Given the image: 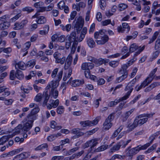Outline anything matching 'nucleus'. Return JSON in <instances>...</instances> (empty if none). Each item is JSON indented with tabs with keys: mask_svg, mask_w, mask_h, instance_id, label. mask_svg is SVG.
Masks as SVG:
<instances>
[{
	"mask_svg": "<svg viewBox=\"0 0 160 160\" xmlns=\"http://www.w3.org/2000/svg\"><path fill=\"white\" fill-rule=\"evenodd\" d=\"M58 68H56L53 71L51 74V76L52 78H54L56 77V76L58 71Z\"/></svg>",
	"mask_w": 160,
	"mask_h": 160,
	"instance_id": "obj_61",
	"label": "nucleus"
},
{
	"mask_svg": "<svg viewBox=\"0 0 160 160\" xmlns=\"http://www.w3.org/2000/svg\"><path fill=\"white\" fill-rule=\"evenodd\" d=\"M23 131V130L22 129V125L19 124L13 130L14 135L18 134Z\"/></svg>",
	"mask_w": 160,
	"mask_h": 160,
	"instance_id": "obj_21",
	"label": "nucleus"
},
{
	"mask_svg": "<svg viewBox=\"0 0 160 160\" xmlns=\"http://www.w3.org/2000/svg\"><path fill=\"white\" fill-rule=\"evenodd\" d=\"M99 117H97L93 121H85L80 122V124L83 127L92 126L96 125L100 120Z\"/></svg>",
	"mask_w": 160,
	"mask_h": 160,
	"instance_id": "obj_9",
	"label": "nucleus"
},
{
	"mask_svg": "<svg viewBox=\"0 0 160 160\" xmlns=\"http://www.w3.org/2000/svg\"><path fill=\"white\" fill-rule=\"evenodd\" d=\"M94 67L93 64L90 62H84L82 63L81 69L83 70H88L92 69Z\"/></svg>",
	"mask_w": 160,
	"mask_h": 160,
	"instance_id": "obj_14",
	"label": "nucleus"
},
{
	"mask_svg": "<svg viewBox=\"0 0 160 160\" xmlns=\"http://www.w3.org/2000/svg\"><path fill=\"white\" fill-rule=\"evenodd\" d=\"M133 90V87L131 86L130 85H129V84H128L125 89V91H128L126 93L125 95L122 97L123 98H124L125 100L128 98Z\"/></svg>",
	"mask_w": 160,
	"mask_h": 160,
	"instance_id": "obj_13",
	"label": "nucleus"
},
{
	"mask_svg": "<svg viewBox=\"0 0 160 160\" xmlns=\"http://www.w3.org/2000/svg\"><path fill=\"white\" fill-rule=\"evenodd\" d=\"M51 84L52 86L51 89H55L59 85V82L57 81H52L51 82Z\"/></svg>",
	"mask_w": 160,
	"mask_h": 160,
	"instance_id": "obj_50",
	"label": "nucleus"
},
{
	"mask_svg": "<svg viewBox=\"0 0 160 160\" xmlns=\"http://www.w3.org/2000/svg\"><path fill=\"white\" fill-rule=\"evenodd\" d=\"M130 29V27L127 23H123L122 26H120L117 28V30L119 32L128 33Z\"/></svg>",
	"mask_w": 160,
	"mask_h": 160,
	"instance_id": "obj_10",
	"label": "nucleus"
},
{
	"mask_svg": "<svg viewBox=\"0 0 160 160\" xmlns=\"http://www.w3.org/2000/svg\"><path fill=\"white\" fill-rule=\"evenodd\" d=\"M16 78L20 80L23 78L24 77V75L22 72L18 69L16 70Z\"/></svg>",
	"mask_w": 160,
	"mask_h": 160,
	"instance_id": "obj_38",
	"label": "nucleus"
},
{
	"mask_svg": "<svg viewBox=\"0 0 160 160\" xmlns=\"http://www.w3.org/2000/svg\"><path fill=\"white\" fill-rule=\"evenodd\" d=\"M127 7V5L124 3H121L119 5V7L120 11H122L126 9Z\"/></svg>",
	"mask_w": 160,
	"mask_h": 160,
	"instance_id": "obj_63",
	"label": "nucleus"
},
{
	"mask_svg": "<svg viewBox=\"0 0 160 160\" xmlns=\"http://www.w3.org/2000/svg\"><path fill=\"white\" fill-rule=\"evenodd\" d=\"M42 95L41 93H38L36 96L35 100L37 102H40L42 99Z\"/></svg>",
	"mask_w": 160,
	"mask_h": 160,
	"instance_id": "obj_57",
	"label": "nucleus"
},
{
	"mask_svg": "<svg viewBox=\"0 0 160 160\" xmlns=\"http://www.w3.org/2000/svg\"><path fill=\"white\" fill-rule=\"evenodd\" d=\"M124 100H125L122 97L118 99H116L114 101H111L108 104V106L110 107L114 106L120 101Z\"/></svg>",
	"mask_w": 160,
	"mask_h": 160,
	"instance_id": "obj_23",
	"label": "nucleus"
},
{
	"mask_svg": "<svg viewBox=\"0 0 160 160\" xmlns=\"http://www.w3.org/2000/svg\"><path fill=\"white\" fill-rule=\"evenodd\" d=\"M57 113L60 114L63 113L64 112V108L63 106H59L57 109Z\"/></svg>",
	"mask_w": 160,
	"mask_h": 160,
	"instance_id": "obj_47",
	"label": "nucleus"
},
{
	"mask_svg": "<svg viewBox=\"0 0 160 160\" xmlns=\"http://www.w3.org/2000/svg\"><path fill=\"white\" fill-rule=\"evenodd\" d=\"M134 110V109L132 108L129 111L126 112L123 120V122L126 121L127 119L129 116L132 114Z\"/></svg>",
	"mask_w": 160,
	"mask_h": 160,
	"instance_id": "obj_37",
	"label": "nucleus"
},
{
	"mask_svg": "<svg viewBox=\"0 0 160 160\" xmlns=\"http://www.w3.org/2000/svg\"><path fill=\"white\" fill-rule=\"evenodd\" d=\"M9 137L8 136H4L0 139V145H3L8 140Z\"/></svg>",
	"mask_w": 160,
	"mask_h": 160,
	"instance_id": "obj_39",
	"label": "nucleus"
},
{
	"mask_svg": "<svg viewBox=\"0 0 160 160\" xmlns=\"http://www.w3.org/2000/svg\"><path fill=\"white\" fill-rule=\"evenodd\" d=\"M131 141V140L129 139L127 141L121 140L118 142L120 147H121L122 148H124Z\"/></svg>",
	"mask_w": 160,
	"mask_h": 160,
	"instance_id": "obj_29",
	"label": "nucleus"
},
{
	"mask_svg": "<svg viewBox=\"0 0 160 160\" xmlns=\"http://www.w3.org/2000/svg\"><path fill=\"white\" fill-rule=\"evenodd\" d=\"M154 114L155 113L154 112H151L150 113H144L139 115L138 116L136 117L133 123L131 125H130L129 124L128 125L129 130L130 131H132L134 128L137 127L138 125V122H137V118H143L144 117H147L148 118H151L152 117L153 115H154Z\"/></svg>",
	"mask_w": 160,
	"mask_h": 160,
	"instance_id": "obj_3",
	"label": "nucleus"
},
{
	"mask_svg": "<svg viewBox=\"0 0 160 160\" xmlns=\"http://www.w3.org/2000/svg\"><path fill=\"white\" fill-rule=\"evenodd\" d=\"M26 67V64L22 62H19L16 63L15 65V68L17 69H19L22 70H24Z\"/></svg>",
	"mask_w": 160,
	"mask_h": 160,
	"instance_id": "obj_22",
	"label": "nucleus"
},
{
	"mask_svg": "<svg viewBox=\"0 0 160 160\" xmlns=\"http://www.w3.org/2000/svg\"><path fill=\"white\" fill-rule=\"evenodd\" d=\"M51 104L52 105L53 108H55L58 107L59 104V100L58 99H56L55 101L52 100L51 102Z\"/></svg>",
	"mask_w": 160,
	"mask_h": 160,
	"instance_id": "obj_51",
	"label": "nucleus"
},
{
	"mask_svg": "<svg viewBox=\"0 0 160 160\" xmlns=\"http://www.w3.org/2000/svg\"><path fill=\"white\" fill-rule=\"evenodd\" d=\"M145 47V45L141 47L138 46L135 43H133L130 45L129 48V51L130 52H132L137 51L134 54V57H136L144 50Z\"/></svg>",
	"mask_w": 160,
	"mask_h": 160,
	"instance_id": "obj_7",
	"label": "nucleus"
},
{
	"mask_svg": "<svg viewBox=\"0 0 160 160\" xmlns=\"http://www.w3.org/2000/svg\"><path fill=\"white\" fill-rule=\"evenodd\" d=\"M22 159H26L30 156L29 152H24L20 154Z\"/></svg>",
	"mask_w": 160,
	"mask_h": 160,
	"instance_id": "obj_46",
	"label": "nucleus"
},
{
	"mask_svg": "<svg viewBox=\"0 0 160 160\" xmlns=\"http://www.w3.org/2000/svg\"><path fill=\"white\" fill-rule=\"evenodd\" d=\"M43 95L44 98L43 104H46L49 98V96H48L47 92H44L43 93Z\"/></svg>",
	"mask_w": 160,
	"mask_h": 160,
	"instance_id": "obj_44",
	"label": "nucleus"
},
{
	"mask_svg": "<svg viewBox=\"0 0 160 160\" xmlns=\"http://www.w3.org/2000/svg\"><path fill=\"white\" fill-rule=\"evenodd\" d=\"M13 100L12 99H10L8 100L5 99L4 101V103L7 105H10L12 104Z\"/></svg>",
	"mask_w": 160,
	"mask_h": 160,
	"instance_id": "obj_64",
	"label": "nucleus"
},
{
	"mask_svg": "<svg viewBox=\"0 0 160 160\" xmlns=\"http://www.w3.org/2000/svg\"><path fill=\"white\" fill-rule=\"evenodd\" d=\"M87 32V29L86 27H84L81 31L79 38L76 36L75 32H72L70 35H68L66 38L68 39L72 42L74 43L76 42H82Z\"/></svg>",
	"mask_w": 160,
	"mask_h": 160,
	"instance_id": "obj_1",
	"label": "nucleus"
},
{
	"mask_svg": "<svg viewBox=\"0 0 160 160\" xmlns=\"http://www.w3.org/2000/svg\"><path fill=\"white\" fill-rule=\"evenodd\" d=\"M99 2L101 9L102 10H104L106 5L105 0H100Z\"/></svg>",
	"mask_w": 160,
	"mask_h": 160,
	"instance_id": "obj_53",
	"label": "nucleus"
},
{
	"mask_svg": "<svg viewBox=\"0 0 160 160\" xmlns=\"http://www.w3.org/2000/svg\"><path fill=\"white\" fill-rule=\"evenodd\" d=\"M15 12H17V13H15V14H16V15L13 17L11 19V21L12 22H15V21L18 20L22 16V11L20 9H16L15 11Z\"/></svg>",
	"mask_w": 160,
	"mask_h": 160,
	"instance_id": "obj_18",
	"label": "nucleus"
},
{
	"mask_svg": "<svg viewBox=\"0 0 160 160\" xmlns=\"http://www.w3.org/2000/svg\"><path fill=\"white\" fill-rule=\"evenodd\" d=\"M122 158V156L118 154H115L110 159H108V160H114L116 158L121 159Z\"/></svg>",
	"mask_w": 160,
	"mask_h": 160,
	"instance_id": "obj_56",
	"label": "nucleus"
},
{
	"mask_svg": "<svg viewBox=\"0 0 160 160\" xmlns=\"http://www.w3.org/2000/svg\"><path fill=\"white\" fill-rule=\"evenodd\" d=\"M160 52V50H158L154 52L152 55V58L153 59L156 58L159 55Z\"/></svg>",
	"mask_w": 160,
	"mask_h": 160,
	"instance_id": "obj_62",
	"label": "nucleus"
},
{
	"mask_svg": "<svg viewBox=\"0 0 160 160\" xmlns=\"http://www.w3.org/2000/svg\"><path fill=\"white\" fill-rule=\"evenodd\" d=\"M157 146L156 144H153L152 146L149 148L147 151H145V153H148L151 152L153 150L155 149Z\"/></svg>",
	"mask_w": 160,
	"mask_h": 160,
	"instance_id": "obj_49",
	"label": "nucleus"
},
{
	"mask_svg": "<svg viewBox=\"0 0 160 160\" xmlns=\"http://www.w3.org/2000/svg\"><path fill=\"white\" fill-rule=\"evenodd\" d=\"M133 57V58L132 59L130 60L126 63V64H127V65L129 67L132 65L137 60V58H136V57H134V56Z\"/></svg>",
	"mask_w": 160,
	"mask_h": 160,
	"instance_id": "obj_58",
	"label": "nucleus"
},
{
	"mask_svg": "<svg viewBox=\"0 0 160 160\" xmlns=\"http://www.w3.org/2000/svg\"><path fill=\"white\" fill-rule=\"evenodd\" d=\"M48 147V145L46 143L42 144L36 148L35 150L36 151L44 149L45 148H47Z\"/></svg>",
	"mask_w": 160,
	"mask_h": 160,
	"instance_id": "obj_40",
	"label": "nucleus"
},
{
	"mask_svg": "<svg viewBox=\"0 0 160 160\" xmlns=\"http://www.w3.org/2000/svg\"><path fill=\"white\" fill-rule=\"evenodd\" d=\"M98 139L96 138L88 140L84 143L83 147L85 148H86L90 146L89 150L91 152L92 148L98 144Z\"/></svg>",
	"mask_w": 160,
	"mask_h": 160,
	"instance_id": "obj_8",
	"label": "nucleus"
},
{
	"mask_svg": "<svg viewBox=\"0 0 160 160\" xmlns=\"http://www.w3.org/2000/svg\"><path fill=\"white\" fill-rule=\"evenodd\" d=\"M10 26V23L8 22H4L0 24V29L4 30L8 28Z\"/></svg>",
	"mask_w": 160,
	"mask_h": 160,
	"instance_id": "obj_27",
	"label": "nucleus"
},
{
	"mask_svg": "<svg viewBox=\"0 0 160 160\" xmlns=\"http://www.w3.org/2000/svg\"><path fill=\"white\" fill-rule=\"evenodd\" d=\"M120 148V146L118 142L117 144L114 145L111 149L112 152H114L118 150Z\"/></svg>",
	"mask_w": 160,
	"mask_h": 160,
	"instance_id": "obj_45",
	"label": "nucleus"
},
{
	"mask_svg": "<svg viewBox=\"0 0 160 160\" xmlns=\"http://www.w3.org/2000/svg\"><path fill=\"white\" fill-rule=\"evenodd\" d=\"M145 117V118L141 119L139 120H138L139 118H137V122H138V125H142L146 123L148 121V118H149L147 117Z\"/></svg>",
	"mask_w": 160,
	"mask_h": 160,
	"instance_id": "obj_35",
	"label": "nucleus"
},
{
	"mask_svg": "<svg viewBox=\"0 0 160 160\" xmlns=\"http://www.w3.org/2000/svg\"><path fill=\"white\" fill-rule=\"evenodd\" d=\"M35 64V60L34 59H32L28 62L26 63V66L28 67L32 68Z\"/></svg>",
	"mask_w": 160,
	"mask_h": 160,
	"instance_id": "obj_43",
	"label": "nucleus"
},
{
	"mask_svg": "<svg viewBox=\"0 0 160 160\" xmlns=\"http://www.w3.org/2000/svg\"><path fill=\"white\" fill-rule=\"evenodd\" d=\"M14 27L13 29L14 30H19L22 29L23 28L22 27L21 22H16L14 25Z\"/></svg>",
	"mask_w": 160,
	"mask_h": 160,
	"instance_id": "obj_42",
	"label": "nucleus"
},
{
	"mask_svg": "<svg viewBox=\"0 0 160 160\" xmlns=\"http://www.w3.org/2000/svg\"><path fill=\"white\" fill-rule=\"evenodd\" d=\"M60 26L62 30L66 31L67 32L70 31L71 28V25L70 24H68L66 26H64L63 24H61Z\"/></svg>",
	"mask_w": 160,
	"mask_h": 160,
	"instance_id": "obj_25",
	"label": "nucleus"
},
{
	"mask_svg": "<svg viewBox=\"0 0 160 160\" xmlns=\"http://www.w3.org/2000/svg\"><path fill=\"white\" fill-rule=\"evenodd\" d=\"M70 132L71 134L74 135L72 137V138L73 139L78 138L84 135V133L81 132L79 128L72 129L70 131Z\"/></svg>",
	"mask_w": 160,
	"mask_h": 160,
	"instance_id": "obj_12",
	"label": "nucleus"
},
{
	"mask_svg": "<svg viewBox=\"0 0 160 160\" xmlns=\"http://www.w3.org/2000/svg\"><path fill=\"white\" fill-rule=\"evenodd\" d=\"M86 41L88 45L90 48H92L95 46V42L92 38L87 37Z\"/></svg>",
	"mask_w": 160,
	"mask_h": 160,
	"instance_id": "obj_17",
	"label": "nucleus"
},
{
	"mask_svg": "<svg viewBox=\"0 0 160 160\" xmlns=\"http://www.w3.org/2000/svg\"><path fill=\"white\" fill-rule=\"evenodd\" d=\"M72 58L71 56H68L65 61L64 68L65 70H68V77H70L72 74V69L71 65L72 61Z\"/></svg>",
	"mask_w": 160,
	"mask_h": 160,
	"instance_id": "obj_5",
	"label": "nucleus"
},
{
	"mask_svg": "<svg viewBox=\"0 0 160 160\" xmlns=\"http://www.w3.org/2000/svg\"><path fill=\"white\" fill-rule=\"evenodd\" d=\"M122 128V126H120L118 129L114 131L111 136V138L113 139L116 138L118 133L121 131Z\"/></svg>",
	"mask_w": 160,
	"mask_h": 160,
	"instance_id": "obj_31",
	"label": "nucleus"
},
{
	"mask_svg": "<svg viewBox=\"0 0 160 160\" xmlns=\"http://www.w3.org/2000/svg\"><path fill=\"white\" fill-rule=\"evenodd\" d=\"M140 78L139 76H137L134 79H133L131 81L128 83L129 85H130L133 87L135 83L138 81Z\"/></svg>",
	"mask_w": 160,
	"mask_h": 160,
	"instance_id": "obj_41",
	"label": "nucleus"
},
{
	"mask_svg": "<svg viewBox=\"0 0 160 160\" xmlns=\"http://www.w3.org/2000/svg\"><path fill=\"white\" fill-rule=\"evenodd\" d=\"M156 137L153 134L151 136H150L149 138V140H150V142L147 143L143 145H146L145 146V149H146L148 147H149L150 145L152 144L153 140L155 139Z\"/></svg>",
	"mask_w": 160,
	"mask_h": 160,
	"instance_id": "obj_32",
	"label": "nucleus"
},
{
	"mask_svg": "<svg viewBox=\"0 0 160 160\" xmlns=\"http://www.w3.org/2000/svg\"><path fill=\"white\" fill-rule=\"evenodd\" d=\"M22 10L23 11H27L28 12V13H30L33 11V9L30 7H27L23 8Z\"/></svg>",
	"mask_w": 160,
	"mask_h": 160,
	"instance_id": "obj_60",
	"label": "nucleus"
},
{
	"mask_svg": "<svg viewBox=\"0 0 160 160\" xmlns=\"http://www.w3.org/2000/svg\"><path fill=\"white\" fill-rule=\"evenodd\" d=\"M129 67L127 65V64H124L122 65L121 67V68L118 70V72L119 74H124L128 75V70H127Z\"/></svg>",
	"mask_w": 160,
	"mask_h": 160,
	"instance_id": "obj_15",
	"label": "nucleus"
},
{
	"mask_svg": "<svg viewBox=\"0 0 160 160\" xmlns=\"http://www.w3.org/2000/svg\"><path fill=\"white\" fill-rule=\"evenodd\" d=\"M121 75V76L117 78L116 79L115 82L117 83H119L123 81L126 78H127L128 76V75H126L124 74H119Z\"/></svg>",
	"mask_w": 160,
	"mask_h": 160,
	"instance_id": "obj_26",
	"label": "nucleus"
},
{
	"mask_svg": "<svg viewBox=\"0 0 160 160\" xmlns=\"http://www.w3.org/2000/svg\"><path fill=\"white\" fill-rule=\"evenodd\" d=\"M83 79L75 80L72 81L71 82L72 86L73 87H76L80 85L83 84L84 83Z\"/></svg>",
	"mask_w": 160,
	"mask_h": 160,
	"instance_id": "obj_20",
	"label": "nucleus"
},
{
	"mask_svg": "<svg viewBox=\"0 0 160 160\" xmlns=\"http://www.w3.org/2000/svg\"><path fill=\"white\" fill-rule=\"evenodd\" d=\"M108 148V145H103L98 147L96 149H95L94 151V152H97L103 151L107 149Z\"/></svg>",
	"mask_w": 160,
	"mask_h": 160,
	"instance_id": "obj_36",
	"label": "nucleus"
},
{
	"mask_svg": "<svg viewBox=\"0 0 160 160\" xmlns=\"http://www.w3.org/2000/svg\"><path fill=\"white\" fill-rule=\"evenodd\" d=\"M61 55V54L58 52H55L53 54V57L55 59V62L56 63H60L61 65L64 64L66 59V58L63 57L62 58L59 57Z\"/></svg>",
	"mask_w": 160,
	"mask_h": 160,
	"instance_id": "obj_11",
	"label": "nucleus"
},
{
	"mask_svg": "<svg viewBox=\"0 0 160 160\" xmlns=\"http://www.w3.org/2000/svg\"><path fill=\"white\" fill-rule=\"evenodd\" d=\"M16 78V73H15L14 70H11L10 74V79L11 80H14Z\"/></svg>",
	"mask_w": 160,
	"mask_h": 160,
	"instance_id": "obj_48",
	"label": "nucleus"
},
{
	"mask_svg": "<svg viewBox=\"0 0 160 160\" xmlns=\"http://www.w3.org/2000/svg\"><path fill=\"white\" fill-rule=\"evenodd\" d=\"M109 61V60L108 59H102V58L99 59V64L100 65L104 63L106 64L108 63Z\"/></svg>",
	"mask_w": 160,
	"mask_h": 160,
	"instance_id": "obj_55",
	"label": "nucleus"
},
{
	"mask_svg": "<svg viewBox=\"0 0 160 160\" xmlns=\"http://www.w3.org/2000/svg\"><path fill=\"white\" fill-rule=\"evenodd\" d=\"M146 146L140 145L136 147L131 148L127 152V156L129 157L130 160H132L133 155L137 154L140 150H145Z\"/></svg>",
	"mask_w": 160,
	"mask_h": 160,
	"instance_id": "obj_4",
	"label": "nucleus"
},
{
	"mask_svg": "<svg viewBox=\"0 0 160 160\" xmlns=\"http://www.w3.org/2000/svg\"><path fill=\"white\" fill-rule=\"evenodd\" d=\"M159 33V31H156L154 33L152 37L150 39V40L148 43L149 44H150L154 42L157 38Z\"/></svg>",
	"mask_w": 160,
	"mask_h": 160,
	"instance_id": "obj_33",
	"label": "nucleus"
},
{
	"mask_svg": "<svg viewBox=\"0 0 160 160\" xmlns=\"http://www.w3.org/2000/svg\"><path fill=\"white\" fill-rule=\"evenodd\" d=\"M119 64L118 62L117 61H112L109 63V65L113 68H115L117 67Z\"/></svg>",
	"mask_w": 160,
	"mask_h": 160,
	"instance_id": "obj_52",
	"label": "nucleus"
},
{
	"mask_svg": "<svg viewBox=\"0 0 160 160\" xmlns=\"http://www.w3.org/2000/svg\"><path fill=\"white\" fill-rule=\"evenodd\" d=\"M33 125V123L27 121L22 125V129L23 130V131L26 132L28 131L31 128Z\"/></svg>",
	"mask_w": 160,
	"mask_h": 160,
	"instance_id": "obj_16",
	"label": "nucleus"
},
{
	"mask_svg": "<svg viewBox=\"0 0 160 160\" xmlns=\"http://www.w3.org/2000/svg\"><path fill=\"white\" fill-rule=\"evenodd\" d=\"M106 31L105 30H100L98 32H95L94 33V38L99 39L95 40L98 45H103L107 42L109 40L108 36L105 34Z\"/></svg>",
	"mask_w": 160,
	"mask_h": 160,
	"instance_id": "obj_2",
	"label": "nucleus"
},
{
	"mask_svg": "<svg viewBox=\"0 0 160 160\" xmlns=\"http://www.w3.org/2000/svg\"><path fill=\"white\" fill-rule=\"evenodd\" d=\"M84 152L83 150H82L78 153L73 154L71 156L68 157L69 160H73L75 158H78Z\"/></svg>",
	"mask_w": 160,
	"mask_h": 160,
	"instance_id": "obj_24",
	"label": "nucleus"
},
{
	"mask_svg": "<svg viewBox=\"0 0 160 160\" xmlns=\"http://www.w3.org/2000/svg\"><path fill=\"white\" fill-rule=\"evenodd\" d=\"M64 158L63 156H54L51 158V160H62Z\"/></svg>",
	"mask_w": 160,
	"mask_h": 160,
	"instance_id": "obj_59",
	"label": "nucleus"
},
{
	"mask_svg": "<svg viewBox=\"0 0 160 160\" xmlns=\"http://www.w3.org/2000/svg\"><path fill=\"white\" fill-rule=\"evenodd\" d=\"M58 95V92L55 90V89H51L49 93V96H52L54 98L56 99L57 98Z\"/></svg>",
	"mask_w": 160,
	"mask_h": 160,
	"instance_id": "obj_30",
	"label": "nucleus"
},
{
	"mask_svg": "<svg viewBox=\"0 0 160 160\" xmlns=\"http://www.w3.org/2000/svg\"><path fill=\"white\" fill-rule=\"evenodd\" d=\"M76 21H74L73 22V28L76 31L78 32L80 31L82 29L84 24V19L82 18L81 16H79L76 20V18L75 19Z\"/></svg>",
	"mask_w": 160,
	"mask_h": 160,
	"instance_id": "obj_6",
	"label": "nucleus"
},
{
	"mask_svg": "<svg viewBox=\"0 0 160 160\" xmlns=\"http://www.w3.org/2000/svg\"><path fill=\"white\" fill-rule=\"evenodd\" d=\"M40 109L38 107H36L32 109L30 113L33 115H36L39 111Z\"/></svg>",
	"mask_w": 160,
	"mask_h": 160,
	"instance_id": "obj_54",
	"label": "nucleus"
},
{
	"mask_svg": "<svg viewBox=\"0 0 160 160\" xmlns=\"http://www.w3.org/2000/svg\"><path fill=\"white\" fill-rule=\"evenodd\" d=\"M103 129L108 130L111 128L112 126V123L111 122L105 121L103 124Z\"/></svg>",
	"mask_w": 160,
	"mask_h": 160,
	"instance_id": "obj_28",
	"label": "nucleus"
},
{
	"mask_svg": "<svg viewBox=\"0 0 160 160\" xmlns=\"http://www.w3.org/2000/svg\"><path fill=\"white\" fill-rule=\"evenodd\" d=\"M46 22V19L45 17L43 16H41L38 17V18L37 22L38 24H44Z\"/></svg>",
	"mask_w": 160,
	"mask_h": 160,
	"instance_id": "obj_34",
	"label": "nucleus"
},
{
	"mask_svg": "<svg viewBox=\"0 0 160 160\" xmlns=\"http://www.w3.org/2000/svg\"><path fill=\"white\" fill-rule=\"evenodd\" d=\"M37 118L36 115H33L31 113H29L25 118L26 121L33 123L34 121Z\"/></svg>",
	"mask_w": 160,
	"mask_h": 160,
	"instance_id": "obj_19",
	"label": "nucleus"
}]
</instances>
